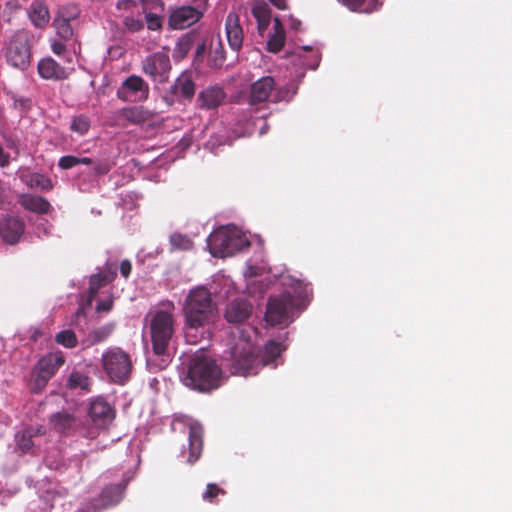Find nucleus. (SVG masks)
I'll return each mask as SVG.
<instances>
[{
    "label": "nucleus",
    "mask_w": 512,
    "mask_h": 512,
    "mask_svg": "<svg viewBox=\"0 0 512 512\" xmlns=\"http://www.w3.org/2000/svg\"><path fill=\"white\" fill-rule=\"evenodd\" d=\"M113 307V300L112 299H106V300H101L98 302L97 306H96V310L98 312H109Z\"/></svg>",
    "instance_id": "obj_48"
},
{
    "label": "nucleus",
    "mask_w": 512,
    "mask_h": 512,
    "mask_svg": "<svg viewBox=\"0 0 512 512\" xmlns=\"http://www.w3.org/2000/svg\"><path fill=\"white\" fill-rule=\"evenodd\" d=\"M225 31L230 48L239 52L243 46L244 33L240 25L239 16L230 12L225 19Z\"/></svg>",
    "instance_id": "obj_16"
},
{
    "label": "nucleus",
    "mask_w": 512,
    "mask_h": 512,
    "mask_svg": "<svg viewBox=\"0 0 512 512\" xmlns=\"http://www.w3.org/2000/svg\"><path fill=\"white\" fill-rule=\"evenodd\" d=\"M210 252L215 257H230L248 248L247 238L237 230L221 228L208 237Z\"/></svg>",
    "instance_id": "obj_4"
},
{
    "label": "nucleus",
    "mask_w": 512,
    "mask_h": 512,
    "mask_svg": "<svg viewBox=\"0 0 512 512\" xmlns=\"http://www.w3.org/2000/svg\"><path fill=\"white\" fill-rule=\"evenodd\" d=\"M202 18L200 9H194L191 5H185L173 10L168 18V26L173 30L186 29L197 23Z\"/></svg>",
    "instance_id": "obj_12"
},
{
    "label": "nucleus",
    "mask_w": 512,
    "mask_h": 512,
    "mask_svg": "<svg viewBox=\"0 0 512 512\" xmlns=\"http://www.w3.org/2000/svg\"><path fill=\"white\" fill-rule=\"evenodd\" d=\"M79 165V157L73 155H66L59 159L58 166L61 169L67 170Z\"/></svg>",
    "instance_id": "obj_45"
},
{
    "label": "nucleus",
    "mask_w": 512,
    "mask_h": 512,
    "mask_svg": "<svg viewBox=\"0 0 512 512\" xmlns=\"http://www.w3.org/2000/svg\"><path fill=\"white\" fill-rule=\"evenodd\" d=\"M88 415L92 423L98 428H105L115 417L114 410L103 398H95L91 401Z\"/></svg>",
    "instance_id": "obj_13"
},
{
    "label": "nucleus",
    "mask_w": 512,
    "mask_h": 512,
    "mask_svg": "<svg viewBox=\"0 0 512 512\" xmlns=\"http://www.w3.org/2000/svg\"><path fill=\"white\" fill-rule=\"evenodd\" d=\"M28 15L36 28L46 27L50 20L48 7L40 1H35L30 5Z\"/></svg>",
    "instance_id": "obj_26"
},
{
    "label": "nucleus",
    "mask_w": 512,
    "mask_h": 512,
    "mask_svg": "<svg viewBox=\"0 0 512 512\" xmlns=\"http://www.w3.org/2000/svg\"><path fill=\"white\" fill-rule=\"evenodd\" d=\"M90 126H91V122H90L89 117L81 114V115L75 116L72 119L70 129H71V131L78 133L79 135H84L89 131Z\"/></svg>",
    "instance_id": "obj_33"
},
{
    "label": "nucleus",
    "mask_w": 512,
    "mask_h": 512,
    "mask_svg": "<svg viewBox=\"0 0 512 512\" xmlns=\"http://www.w3.org/2000/svg\"><path fill=\"white\" fill-rule=\"evenodd\" d=\"M221 379L222 371L215 360L203 352H198L186 364L182 381L193 390L209 392L220 386Z\"/></svg>",
    "instance_id": "obj_2"
},
{
    "label": "nucleus",
    "mask_w": 512,
    "mask_h": 512,
    "mask_svg": "<svg viewBox=\"0 0 512 512\" xmlns=\"http://www.w3.org/2000/svg\"><path fill=\"white\" fill-rule=\"evenodd\" d=\"M89 284L94 285L96 288H101L107 285V282H104V278L98 273L91 276Z\"/></svg>",
    "instance_id": "obj_52"
},
{
    "label": "nucleus",
    "mask_w": 512,
    "mask_h": 512,
    "mask_svg": "<svg viewBox=\"0 0 512 512\" xmlns=\"http://www.w3.org/2000/svg\"><path fill=\"white\" fill-rule=\"evenodd\" d=\"M90 336L92 339V343H99L106 339V337L108 336V332L105 329L101 328L94 330Z\"/></svg>",
    "instance_id": "obj_47"
},
{
    "label": "nucleus",
    "mask_w": 512,
    "mask_h": 512,
    "mask_svg": "<svg viewBox=\"0 0 512 512\" xmlns=\"http://www.w3.org/2000/svg\"><path fill=\"white\" fill-rule=\"evenodd\" d=\"M102 366L109 378L115 383L126 381L132 370L129 354L120 348H112L102 355Z\"/></svg>",
    "instance_id": "obj_7"
},
{
    "label": "nucleus",
    "mask_w": 512,
    "mask_h": 512,
    "mask_svg": "<svg viewBox=\"0 0 512 512\" xmlns=\"http://www.w3.org/2000/svg\"><path fill=\"white\" fill-rule=\"evenodd\" d=\"M269 23L270 22H265V23L258 22V29H259V31L265 30L268 27Z\"/></svg>",
    "instance_id": "obj_58"
},
{
    "label": "nucleus",
    "mask_w": 512,
    "mask_h": 512,
    "mask_svg": "<svg viewBox=\"0 0 512 512\" xmlns=\"http://www.w3.org/2000/svg\"><path fill=\"white\" fill-rule=\"evenodd\" d=\"M118 119L128 124H141L147 122L151 118V113L142 106H134L122 108L117 112Z\"/></svg>",
    "instance_id": "obj_23"
},
{
    "label": "nucleus",
    "mask_w": 512,
    "mask_h": 512,
    "mask_svg": "<svg viewBox=\"0 0 512 512\" xmlns=\"http://www.w3.org/2000/svg\"><path fill=\"white\" fill-rule=\"evenodd\" d=\"M37 70L39 76L45 80L60 81L69 77V72L66 68L51 57L41 59L37 65Z\"/></svg>",
    "instance_id": "obj_19"
},
{
    "label": "nucleus",
    "mask_w": 512,
    "mask_h": 512,
    "mask_svg": "<svg viewBox=\"0 0 512 512\" xmlns=\"http://www.w3.org/2000/svg\"><path fill=\"white\" fill-rule=\"evenodd\" d=\"M44 434L45 429L42 426H29L17 431L14 436L17 449L23 454H34V438L43 436Z\"/></svg>",
    "instance_id": "obj_15"
},
{
    "label": "nucleus",
    "mask_w": 512,
    "mask_h": 512,
    "mask_svg": "<svg viewBox=\"0 0 512 512\" xmlns=\"http://www.w3.org/2000/svg\"><path fill=\"white\" fill-rule=\"evenodd\" d=\"M53 25L56 29L57 35L64 39L69 40L73 37L74 31L71 21H66L63 18H54Z\"/></svg>",
    "instance_id": "obj_31"
},
{
    "label": "nucleus",
    "mask_w": 512,
    "mask_h": 512,
    "mask_svg": "<svg viewBox=\"0 0 512 512\" xmlns=\"http://www.w3.org/2000/svg\"><path fill=\"white\" fill-rule=\"evenodd\" d=\"M100 275L104 278V282H107L108 284L116 278L117 269L115 266H110L101 272Z\"/></svg>",
    "instance_id": "obj_46"
},
{
    "label": "nucleus",
    "mask_w": 512,
    "mask_h": 512,
    "mask_svg": "<svg viewBox=\"0 0 512 512\" xmlns=\"http://www.w3.org/2000/svg\"><path fill=\"white\" fill-rule=\"evenodd\" d=\"M5 58L10 66L22 71L30 66L31 48L26 34L13 35L6 47Z\"/></svg>",
    "instance_id": "obj_8"
},
{
    "label": "nucleus",
    "mask_w": 512,
    "mask_h": 512,
    "mask_svg": "<svg viewBox=\"0 0 512 512\" xmlns=\"http://www.w3.org/2000/svg\"><path fill=\"white\" fill-rule=\"evenodd\" d=\"M27 101H28L27 99L20 98L18 100H15V103L19 102L20 105L24 106Z\"/></svg>",
    "instance_id": "obj_59"
},
{
    "label": "nucleus",
    "mask_w": 512,
    "mask_h": 512,
    "mask_svg": "<svg viewBox=\"0 0 512 512\" xmlns=\"http://www.w3.org/2000/svg\"><path fill=\"white\" fill-rule=\"evenodd\" d=\"M93 163V160L89 157H79V164L91 165Z\"/></svg>",
    "instance_id": "obj_57"
},
{
    "label": "nucleus",
    "mask_w": 512,
    "mask_h": 512,
    "mask_svg": "<svg viewBox=\"0 0 512 512\" xmlns=\"http://www.w3.org/2000/svg\"><path fill=\"white\" fill-rule=\"evenodd\" d=\"M274 33L285 34L282 23L278 18L274 19Z\"/></svg>",
    "instance_id": "obj_55"
},
{
    "label": "nucleus",
    "mask_w": 512,
    "mask_h": 512,
    "mask_svg": "<svg viewBox=\"0 0 512 512\" xmlns=\"http://www.w3.org/2000/svg\"><path fill=\"white\" fill-rule=\"evenodd\" d=\"M125 486L122 484L107 485L101 492V499L105 505L118 504L124 493Z\"/></svg>",
    "instance_id": "obj_29"
},
{
    "label": "nucleus",
    "mask_w": 512,
    "mask_h": 512,
    "mask_svg": "<svg viewBox=\"0 0 512 512\" xmlns=\"http://www.w3.org/2000/svg\"><path fill=\"white\" fill-rule=\"evenodd\" d=\"M64 363L65 357L62 352H56L41 358L35 368L52 378Z\"/></svg>",
    "instance_id": "obj_24"
},
{
    "label": "nucleus",
    "mask_w": 512,
    "mask_h": 512,
    "mask_svg": "<svg viewBox=\"0 0 512 512\" xmlns=\"http://www.w3.org/2000/svg\"><path fill=\"white\" fill-rule=\"evenodd\" d=\"M170 244L173 250L188 251L193 248V241L187 235L180 233H174L170 236Z\"/></svg>",
    "instance_id": "obj_32"
},
{
    "label": "nucleus",
    "mask_w": 512,
    "mask_h": 512,
    "mask_svg": "<svg viewBox=\"0 0 512 512\" xmlns=\"http://www.w3.org/2000/svg\"><path fill=\"white\" fill-rule=\"evenodd\" d=\"M137 3L135 0H118L117 8L123 10H129L136 7Z\"/></svg>",
    "instance_id": "obj_50"
},
{
    "label": "nucleus",
    "mask_w": 512,
    "mask_h": 512,
    "mask_svg": "<svg viewBox=\"0 0 512 512\" xmlns=\"http://www.w3.org/2000/svg\"><path fill=\"white\" fill-rule=\"evenodd\" d=\"M229 370L232 374L247 376L257 373L258 358L253 344L241 340L231 347L229 351Z\"/></svg>",
    "instance_id": "obj_5"
},
{
    "label": "nucleus",
    "mask_w": 512,
    "mask_h": 512,
    "mask_svg": "<svg viewBox=\"0 0 512 512\" xmlns=\"http://www.w3.org/2000/svg\"><path fill=\"white\" fill-rule=\"evenodd\" d=\"M66 386L72 390L80 389L84 392H90L92 380L87 373L74 370L69 375Z\"/></svg>",
    "instance_id": "obj_28"
},
{
    "label": "nucleus",
    "mask_w": 512,
    "mask_h": 512,
    "mask_svg": "<svg viewBox=\"0 0 512 512\" xmlns=\"http://www.w3.org/2000/svg\"><path fill=\"white\" fill-rule=\"evenodd\" d=\"M29 185L30 187H39L43 191H49L53 187L51 180L42 174L32 175Z\"/></svg>",
    "instance_id": "obj_40"
},
{
    "label": "nucleus",
    "mask_w": 512,
    "mask_h": 512,
    "mask_svg": "<svg viewBox=\"0 0 512 512\" xmlns=\"http://www.w3.org/2000/svg\"><path fill=\"white\" fill-rule=\"evenodd\" d=\"M55 341L66 348H75L78 344L77 336L72 330L59 332L55 337Z\"/></svg>",
    "instance_id": "obj_34"
},
{
    "label": "nucleus",
    "mask_w": 512,
    "mask_h": 512,
    "mask_svg": "<svg viewBox=\"0 0 512 512\" xmlns=\"http://www.w3.org/2000/svg\"><path fill=\"white\" fill-rule=\"evenodd\" d=\"M115 166V163L109 158H103L94 163V174L97 176L108 174Z\"/></svg>",
    "instance_id": "obj_41"
},
{
    "label": "nucleus",
    "mask_w": 512,
    "mask_h": 512,
    "mask_svg": "<svg viewBox=\"0 0 512 512\" xmlns=\"http://www.w3.org/2000/svg\"><path fill=\"white\" fill-rule=\"evenodd\" d=\"M204 50V45L197 47V54H200Z\"/></svg>",
    "instance_id": "obj_60"
},
{
    "label": "nucleus",
    "mask_w": 512,
    "mask_h": 512,
    "mask_svg": "<svg viewBox=\"0 0 512 512\" xmlns=\"http://www.w3.org/2000/svg\"><path fill=\"white\" fill-rule=\"evenodd\" d=\"M276 8L285 10L287 8L286 0H269Z\"/></svg>",
    "instance_id": "obj_54"
},
{
    "label": "nucleus",
    "mask_w": 512,
    "mask_h": 512,
    "mask_svg": "<svg viewBox=\"0 0 512 512\" xmlns=\"http://www.w3.org/2000/svg\"><path fill=\"white\" fill-rule=\"evenodd\" d=\"M224 98L225 93L221 87H207L198 95L199 107L207 110L215 109L223 102Z\"/></svg>",
    "instance_id": "obj_21"
},
{
    "label": "nucleus",
    "mask_w": 512,
    "mask_h": 512,
    "mask_svg": "<svg viewBox=\"0 0 512 512\" xmlns=\"http://www.w3.org/2000/svg\"><path fill=\"white\" fill-rule=\"evenodd\" d=\"M80 15V9L77 5L69 4L66 6L61 7L55 18H63L66 21H73L78 18Z\"/></svg>",
    "instance_id": "obj_36"
},
{
    "label": "nucleus",
    "mask_w": 512,
    "mask_h": 512,
    "mask_svg": "<svg viewBox=\"0 0 512 512\" xmlns=\"http://www.w3.org/2000/svg\"><path fill=\"white\" fill-rule=\"evenodd\" d=\"M142 69L154 82L166 83L171 71L168 53L161 51L146 57L142 63Z\"/></svg>",
    "instance_id": "obj_10"
},
{
    "label": "nucleus",
    "mask_w": 512,
    "mask_h": 512,
    "mask_svg": "<svg viewBox=\"0 0 512 512\" xmlns=\"http://www.w3.org/2000/svg\"><path fill=\"white\" fill-rule=\"evenodd\" d=\"M132 270V264L129 260H123L120 263V273L124 278H128Z\"/></svg>",
    "instance_id": "obj_49"
},
{
    "label": "nucleus",
    "mask_w": 512,
    "mask_h": 512,
    "mask_svg": "<svg viewBox=\"0 0 512 512\" xmlns=\"http://www.w3.org/2000/svg\"><path fill=\"white\" fill-rule=\"evenodd\" d=\"M169 94L172 101H191L195 94V84L191 76L187 73L181 74L170 87Z\"/></svg>",
    "instance_id": "obj_18"
},
{
    "label": "nucleus",
    "mask_w": 512,
    "mask_h": 512,
    "mask_svg": "<svg viewBox=\"0 0 512 512\" xmlns=\"http://www.w3.org/2000/svg\"><path fill=\"white\" fill-rule=\"evenodd\" d=\"M203 450V428L198 423H193L189 426L188 432V457L187 463L194 464L201 457Z\"/></svg>",
    "instance_id": "obj_17"
},
{
    "label": "nucleus",
    "mask_w": 512,
    "mask_h": 512,
    "mask_svg": "<svg viewBox=\"0 0 512 512\" xmlns=\"http://www.w3.org/2000/svg\"><path fill=\"white\" fill-rule=\"evenodd\" d=\"M286 350V346L275 340H268L263 349V353L258 365L268 366L274 364L276 359Z\"/></svg>",
    "instance_id": "obj_27"
},
{
    "label": "nucleus",
    "mask_w": 512,
    "mask_h": 512,
    "mask_svg": "<svg viewBox=\"0 0 512 512\" xmlns=\"http://www.w3.org/2000/svg\"><path fill=\"white\" fill-rule=\"evenodd\" d=\"M145 20L149 30L158 31L162 28V18L155 13L146 14Z\"/></svg>",
    "instance_id": "obj_43"
},
{
    "label": "nucleus",
    "mask_w": 512,
    "mask_h": 512,
    "mask_svg": "<svg viewBox=\"0 0 512 512\" xmlns=\"http://www.w3.org/2000/svg\"><path fill=\"white\" fill-rule=\"evenodd\" d=\"M50 379V376L43 374L41 371L35 368L32 372V378L29 384L31 392L34 394L40 393L46 387Z\"/></svg>",
    "instance_id": "obj_30"
},
{
    "label": "nucleus",
    "mask_w": 512,
    "mask_h": 512,
    "mask_svg": "<svg viewBox=\"0 0 512 512\" xmlns=\"http://www.w3.org/2000/svg\"><path fill=\"white\" fill-rule=\"evenodd\" d=\"M226 60L225 50L221 43L214 49L213 55L210 58V62L214 67L220 68Z\"/></svg>",
    "instance_id": "obj_42"
},
{
    "label": "nucleus",
    "mask_w": 512,
    "mask_h": 512,
    "mask_svg": "<svg viewBox=\"0 0 512 512\" xmlns=\"http://www.w3.org/2000/svg\"><path fill=\"white\" fill-rule=\"evenodd\" d=\"M182 311L187 329L186 337H190V330L205 328L214 322L217 317V304L211 292L203 286L191 289L184 299Z\"/></svg>",
    "instance_id": "obj_1"
},
{
    "label": "nucleus",
    "mask_w": 512,
    "mask_h": 512,
    "mask_svg": "<svg viewBox=\"0 0 512 512\" xmlns=\"http://www.w3.org/2000/svg\"><path fill=\"white\" fill-rule=\"evenodd\" d=\"M25 230V223L19 217H6L0 221V237L10 245L19 242Z\"/></svg>",
    "instance_id": "obj_14"
},
{
    "label": "nucleus",
    "mask_w": 512,
    "mask_h": 512,
    "mask_svg": "<svg viewBox=\"0 0 512 512\" xmlns=\"http://www.w3.org/2000/svg\"><path fill=\"white\" fill-rule=\"evenodd\" d=\"M283 100H288V89H277L271 76H263L250 85L247 102L251 106L268 101L278 103Z\"/></svg>",
    "instance_id": "obj_6"
},
{
    "label": "nucleus",
    "mask_w": 512,
    "mask_h": 512,
    "mask_svg": "<svg viewBox=\"0 0 512 512\" xmlns=\"http://www.w3.org/2000/svg\"><path fill=\"white\" fill-rule=\"evenodd\" d=\"M50 424L55 431L62 434H69L74 431L77 420L68 412H57L51 415Z\"/></svg>",
    "instance_id": "obj_25"
},
{
    "label": "nucleus",
    "mask_w": 512,
    "mask_h": 512,
    "mask_svg": "<svg viewBox=\"0 0 512 512\" xmlns=\"http://www.w3.org/2000/svg\"><path fill=\"white\" fill-rule=\"evenodd\" d=\"M294 297L290 293H283L279 297H271L268 300L265 320L270 325L287 324L289 313L294 308Z\"/></svg>",
    "instance_id": "obj_9"
},
{
    "label": "nucleus",
    "mask_w": 512,
    "mask_h": 512,
    "mask_svg": "<svg viewBox=\"0 0 512 512\" xmlns=\"http://www.w3.org/2000/svg\"><path fill=\"white\" fill-rule=\"evenodd\" d=\"M175 307L169 302L167 309L150 314L149 332L152 350L157 356H168L169 346L175 333Z\"/></svg>",
    "instance_id": "obj_3"
},
{
    "label": "nucleus",
    "mask_w": 512,
    "mask_h": 512,
    "mask_svg": "<svg viewBox=\"0 0 512 512\" xmlns=\"http://www.w3.org/2000/svg\"><path fill=\"white\" fill-rule=\"evenodd\" d=\"M252 15L256 18L257 22H270L271 11L265 2H261L253 6Z\"/></svg>",
    "instance_id": "obj_35"
},
{
    "label": "nucleus",
    "mask_w": 512,
    "mask_h": 512,
    "mask_svg": "<svg viewBox=\"0 0 512 512\" xmlns=\"http://www.w3.org/2000/svg\"><path fill=\"white\" fill-rule=\"evenodd\" d=\"M194 6H192L194 9H200L202 12V15L204 14V11L207 9L208 6V0H192Z\"/></svg>",
    "instance_id": "obj_53"
},
{
    "label": "nucleus",
    "mask_w": 512,
    "mask_h": 512,
    "mask_svg": "<svg viewBox=\"0 0 512 512\" xmlns=\"http://www.w3.org/2000/svg\"><path fill=\"white\" fill-rule=\"evenodd\" d=\"M225 494H226V491L223 488H221L219 485H217L216 483H209L206 486L205 492L202 494V498L204 501H207L210 503H215L216 502L215 499L219 495H225Z\"/></svg>",
    "instance_id": "obj_38"
},
{
    "label": "nucleus",
    "mask_w": 512,
    "mask_h": 512,
    "mask_svg": "<svg viewBox=\"0 0 512 512\" xmlns=\"http://www.w3.org/2000/svg\"><path fill=\"white\" fill-rule=\"evenodd\" d=\"M252 313V305L245 299H235L228 303L224 317L230 323H242Z\"/></svg>",
    "instance_id": "obj_20"
},
{
    "label": "nucleus",
    "mask_w": 512,
    "mask_h": 512,
    "mask_svg": "<svg viewBox=\"0 0 512 512\" xmlns=\"http://www.w3.org/2000/svg\"><path fill=\"white\" fill-rule=\"evenodd\" d=\"M99 289L100 288H96L94 285L90 284L89 285V297L91 299L94 298L98 294Z\"/></svg>",
    "instance_id": "obj_56"
},
{
    "label": "nucleus",
    "mask_w": 512,
    "mask_h": 512,
    "mask_svg": "<svg viewBox=\"0 0 512 512\" xmlns=\"http://www.w3.org/2000/svg\"><path fill=\"white\" fill-rule=\"evenodd\" d=\"M285 44V34L273 33L267 41V50L272 53L281 51Z\"/></svg>",
    "instance_id": "obj_39"
},
{
    "label": "nucleus",
    "mask_w": 512,
    "mask_h": 512,
    "mask_svg": "<svg viewBox=\"0 0 512 512\" xmlns=\"http://www.w3.org/2000/svg\"><path fill=\"white\" fill-rule=\"evenodd\" d=\"M51 49L54 54L60 56L66 51V45L60 41H54L51 44Z\"/></svg>",
    "instance_id": "obj_51"
},
{
    "label": "nucleus",
    "mask_w": 512,
    "mask_h": 512,
    "mask_svg": "<svg viewBox=\"0 0 512 512\" xmlns=\"http://www.w3.org/2000/svg\"><path fill=\"white\" fill-rule=\"evenodd\" d=\"M123 24L125 28L132 33L138 32L144 27L142 20L133 17H125Z\"/></svg>",
    "instance_id": "obj_44"
},
{
    "label": "nucleus",
    "mask_w": 512,
    "mask_h": 512,
    "mask_svg": "<svg viewBox=\"0 0 512 512\" xmlns=\"http://www.w3.org/2000/svg\"><path fill=\"white\" fill-rule=\"evenodd\" d=\"M341 4L346 6L352 11H362V6L365 4L366 0H338ZM382 3H375L373 7L363 9V12L371 13L380 7Z\"/></svg>",
    "instance_id": "obj_37"
},
{
    "label": "nucleus",
    "mask_w": 512,
    "mask_h": 512,
    "mask_svg": "<svg viewBox=\"0 0 512 512\" xmlns=\"http://www.w3.org/2000/svg\"><path fill=\"white\" fill-rule=\"evenodd\" d=\"M19 204L25 209L37 214H47L51 210L49 201L39 195L23 194L19 197Z\"/></svg>",
    "instance_id": "obj_22"
},
{
    "label": "nucleus",
    "mask_w": 512,
    "mask_h": 512,
    "mask_svg": "<svg viewBox=\"0 0 512 512\" xmlns=\"http://www.w3.org/2000/svg\"><path fill=\"white\" fill-rule=\"evenodd\" d=\"M117 95L124 101H142L148 98L149 87L140 76L132 75L125 79Z\"/></svg>",
    "instance_id": "obj_11"
}]
</instances>
